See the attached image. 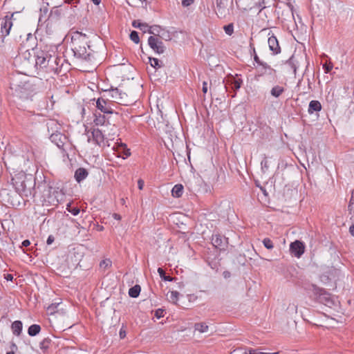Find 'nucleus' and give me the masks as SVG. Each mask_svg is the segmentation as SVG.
Listing matches in <instances>:
<instances>
[{"mask_svg": "<svg viewBox=\"0 0 354 354\" xmlns=\"http://www.w3.org/2000/svg\"><path fill=\"white\" fill-rule=\"evenodd\" d=\"M68 212H70L73 215L76 216L80 213V209L78 207H71V208H67Z\"/></svg>", "mask_w": 354, "mask_h": 354, "instance_id": "nucleus-36", "label": "nucleus"}, {"mask_svg": "<svg viewBox=\"0 0 354 354\" xmlns=\"http://www.w3.org/2000/svg\"><path fill=\"white\" fill-rule=\"evenodd\" d=\"M111 266V261L108 259L104 260L100 263V267L106 268Z\"/></svg>", "mask_w": 354, "mask_h": 354, "instance_id": "nucleus-38", "label": "nucleus"}, {"mask_svg": "<svg viewBox=\"0 0 354 354\" xmlns=\"http://www.w3.org/2000/svg\"><path fill=\"white\" fill-rule=\"evenodd\" d=\"M259 66H261L264 69H268L270 72V73H272V72H274V70L267 63L261 62L259 64Z\"/></svg>", "mask_w": 354, "mask_h": 354, "instance_id": "nucleus-34", "label": "nucleus"}, {"mask_svg": "<svg viewBox=\"0 0 354 354\" xmlns=\"http://www.w3.org/2000/svg\"><path fill=\"white\" fill-rule=\"evenodd\" d=\"M268 43L270 50L273 52V54L277 55L280 53L281 49L276 37L273 35L270 37L268 38Z\"/></svg>", "mask_w": 354, "mask_h": 354, "instance_id": "nucleus-12", "label": "nucleus"}, {"mask_svg": "<svg viewBox=\"0 0 354 354\" xmlns=\"http://www.w3.org/2000/svg\"><path fill=\"white\" fill-rule=\"evenodd\" d=\"M150 64L155 68H160L162 66V62L157 58H149Z\"/></svg>", "mask_w": 354, "mask_h": 354, "instance_id": "nucleus-26", "label": "nucleus"}, {"mask_svg": "<svg viewBox=\"0 0 354 354\" xmlns=\"http://www.w3.org/2000/svg\"><path fill=\"white\" fill-rule=\"evenodd\" d=\"M162 30V28L160 26L155 25L149 27L148 32L150 34L153 35V37L159 36L160 34V32Z\"/></svg>", "mask_w": 354, "mask_h": 354, "instance_id": "nucleus-24", "label": "nucleus"}, {"mask_svg": "<svg viewBox=\"0 0 354 354\" xmlns=\"http://www.w3.org/2000/svg\"><path fill=\"white\" fill-rule=\"evenodd\" d=\"M73 0H65V3H71Z\"/></svg>", "mask_w": 354, "mask_h": 354, "instance_id": "nucleus-54", "label": "nucleus"}, {"mask_svg": "<svg viewBox=\"0 0 354 354\" xmlns=\"http://www.w3.org/2000/svg\"><path fill=\"white\" fill-rule=\"evenodd\" d=\"M284 92V88L282 86H274L271 91H270V93L271 95L274 97H279Z\"/></svg>", "mask_w": 354, "mask_h": 354, "instance_id": "nucleus-20", "label": "nucleus"}, {"mask_svg": "<svg viewBox=\"0 0 354 354\" xmlns=\"http://www.w3.org/2000/svg\"><path fill=\"white\" fill-rule=\"evenodd\" d=\"M155 316L158 318V319H160L161 317H162L164 316V310L162 309H158L156 310L155 312Z\"/></svg>", "mask_w": 354, "mask_h": 354, "instance_id": "nucleus-37", "label": "nucleus"}, {"mask_svg": "<svg viewBox=\"0 0 354 354\" xmlns=\"http://www.w3.org/2000/svg\"><path fill=\"white\" fill-rule=\"evenodd\" d=\"M144 181L142 180V179H139L138 181V188L139 189H143V187H144Z\"/></svg>", "mask_w": 354, "mask_h": 354, "instance_id": "nucleus-44", "label": "nucleus"}, {"mask_svg": "<svg viewBox=\"0 0 354 354\" xmlns=\"http://www.w3.org/2000/svg\"><path fill=\"white\" fill-rule=\"evenodd\" d=\"M30 241H29V240H28V239L24 240V241L22 242V243H21V245H22V246H23V247H28V246H29V245H30Z\"/></svg>", "mask_w": 354, "mask_h": 354, "instance_id": "nucleus-46", "label": "nucleus"}, {"mask_svg": "<svg viewBox=\"0 0 354 354\" xmlns=\"http://www.w3.org/2000/svg\"><path fill=\"white\" fill-rule=\"evenodd\" d=\"M349 232L351 234L354 236V225H352L349 228Z\"/></svg>", "mask_w": 354, "mask_h": 354, "instance_id": "nucleus-49", "label": "nucleus"}, {"mask_svg": "<svg viewBox=\"0 0 354 354\" xmlns=\"http://www.w3.org/2000/svg\"><path fill=\"white\" fill-rule=\"evenodd\" d=\"M23 324L21 321H15L12 325L11 328L14 335L19 336L22 331Z\"/></svg>", "mask_w": 354, "mask_h": 354, "instance_id": "nucleus-16", "label": "nucleus"}, {"mask_svg": "<svg viewBox=\"0 0 354 354\" xmlns=\"http://www.w3.org/2000/svg\"><path fill=\"white\" fill-rule=\"evenodd\" d=\"M216 10V13L219 18L225 17L227 14V10L226 8V6L223 0H215Z\"/></svg>", "mask_w": 354, "mask_h": 354, "instance_id": "nucleus-11", "label": "nucleus"}, {"mask_svg": "<svg viewBox=\"0 0 354 354\" xmlns=\"http://www.w3.org/2000/svg\"><path fill=\"white\" fill-rule=\"evenodd\" d=\"M323 68L324 69V71L326 73H329L332 68H333V66L332 65H327V64H324L323 65Z\"/></svg>", "mask_w": 354, "mask_h": 354, "instance_id": "nucleus-41", "label": "nucleus"}, {"mask_svg": "<svg viewBox=\"0 0 354 354\" xmlns=\"http://www.w3.org/2000/svg\"><path fill=\"white\" fill-rule=\"evenodd\" d=\"M158 37L161 39H165V41H169L171 39L170 33L168 31H167L162 28L160 34Z\"/></svg>", "mask_w": 354, "mask_h": 354, "instance_id": "nucleus-28", "label": "nucleus"}, {"mask_svg": "<svg viewBox=\"0 0 354 354\" xmlns=\"http://www.w3.org/2000/svg\"><path fill=\"white\" fill-rule=\"evenodd\" d=\"M158 272L161 279L164 281H172L174 280V278L169 276H166L165 271L161 268H158Z\"/></svg>", "mask_w": 354, "mask_h": 354, "instance_id": "nucleus-27", "label": "nucleus"}, {"mask_svg": "<svg viewBox=\"0 0 354 354\" xmlns=\"http://www.w3.org/2000/svg\"><path fill=\"white\" fill-rule=\"evenodd\" d=\"M212 242L214 247L219 248L220 250H225L227 239L220 234H214L212 238Z\"/></svg>", "mask_w": 354, "mask_h": 354, "instance_id": "nucleus-9", "label": "nucleus"}, {"mask_svg": "<svg viewBox=\"0 0 354 354\" xmlns=\"http://www.w3.org/2000/svg\"><path fill=\"white\" fill-rule=\"evenodd\" d=\"M179 296V292L178 291H171L170 294L167 295L168 300L170 302H172L174 304H176L178 299Z\"/></svg>", "mask_w": 354, "mask_h": 354, "instance_id": "nucleus-25", "label": "nucleus"}, {"mask_svg": "<svg viewBox=\"0 0 354 354\" xmlns=\"http://www.w3.org/2000/svg\"><path fill=\"white\" fill-rule=\"evenodd\" d=\"M113 217L116 219V220H120L121 219V216L118 214H116V213H114L113 214Z\"/></svg>", "mask_w": 354, "mask_h": 354, "instance_id": "nucleus-48", "label": "nucleus"}, {"mask_svg": "<svg viewBox=\"0 0 354 354\" xmlns=\"http://www.w3.org/2000/svg\"><path fill=\"white\" fill-rule=\"evenodd\" d=\"M130 39L133 42H135L136 44H138L139 41H140L138 33L136 31H135V30H133V31L131 32V33H130Z\"/></svg>", "mask_w": 354, "mask_h": 354, "instance_id": "nucleus-31", "label": "nucleus"}, {"mask_svg": "<svg viewBox=\"0 0 354 354\" xmlns=\"http://www.w3.org/2000/svg\"><path fill=\"white\" fill-rule=\"evenodd\" d=\"M91 1H93V3L95 5H97V6H98L101 2V0H91Z\"/></svg>", "mask_w": 354, "mask_h": 354, "instance_id": "nucleus-52", "label": "nucleus"}, {"mask_svg": "<svg viewBox=\"0 0 354 354\" xmlns=\"http://www.w3.org/2000/svg\"><path fill=\"white\" fill-rule=\"evenodd\" d=\"M228 274H229V273H227H227L224 272V276H225V277H227V276Z\"/></svg>", "mask_w": 354, "mask_h": 354, "instance_id": "nucleus-56", "label": "nucleus"}, {"mask_svg": "<svg viewBox=\"0 0 354 354\" xmlns=\"http://www.w3.org/2000/svg\"><path fill=\"white\" fill-rule=\"evenodd\" d=\"M6 354H15L13 352H8Z\"/></svg>", "mask_w": 354, "mask_h": 354, "instance_id": "nucleus-57", "label": "nucleus"}, {"mask_svg": "<svg viewBox=\"0 0 354 354\" xmlns=\"http://www.w3.org/2000/svg\"><path fill=\"white\" fill-rule=\"evenodd\" d=\"M250 48L252 49V51L254 53V59L255 62L257 63L258 64H259L261 62V61L259 59V57L256 54L255 48L252 44H250Z\"/></svg>", "mask_w": 354, "mask_h": 354, "instance_id": "nucleus-33", "label": "nucleus"}, {"mask_svg": "<svg viewBox=\"0 0 354 354\" xmlns=\"http://www.w3.org/2000/svg\"><path fill=\"white\" fill-rule=\"evenodd\" d=\"M140 290V286L139 285H136L129 289V295L131 297L136 298L138 297Z\"/></svg>", "mask_w": 354, "mask_h": 354, "instance_id": "nucleus-22", "label": "nucleus"}, {"mask_svg": "<svg viewBox=\"0 0 354 354\" xmlns=\"http://www.w3.org/2000/svg\"><path fill=\"white\" fill-rule=\"evenodd\" d=\"M202 91L204 94L207 93V83L206 82H203V83Z\"/></svg>", "mask_w": 354, "mask_h": 354, "instance_id": "nucleus-45", "label": "nucleus"}, {"mask_svg": "<svg viewBox=\"0 0 354 354\" xmlns=\"http://www.w3.org/2000/svg\"><path fill=\"white\" fill-rule=\"evenodd\" d=\"M41 330V327L38 324H32L28 329V333L30 336H35Z\"/></svg>", "mask_w": 354, "mask_h": 354, "instance_id": "nucleus-19", "label": "nucleus"}, {"mask_svg": "<svg viewBox=\"0 0 354 354\" xmlns=\"http://www.w3.org/2000/svg\"><path fill=\"white\" fill-rule=\"evenodd\" d=\"M126 336V333L124 330H120V337L121 339H123Z\"/></svg>", "mask_w": 354, "mask_h": 354, "instance_id": "nucleus-47", "label": "nucleus"}, {"mask_svg": "<svg viewBox=\"0 0 354 354\" xmlns=\"http://www.w3.org/2000/svg\"><path fill=\"white\" fill-rule=\"evenodd\" d=\"M208 326L205 322L196 323L194 324L195 330H198L200 333H205L208 330Z\"/></svg>", "mask_w": 354, "mask_h": 354, "instance_id": "nucleus-23", "label": "nucleus"}, {"mask_svg": "<svg viewBox=\"0 0 354 354\" xmlns=\"http://www.w3.org/2000/svg\"><path fill=\"white\" fill-rule=\"evenodd\" d=\"M348 211L351 214L354 216V190L351 193V198L348 204Z\"/></svg>", "mask_w": 354, "mask_h": 354, "instance_id": "nucleus-29", "label": "nucleus"}, {"mask_svg": "<svg viewBox=\"0 0 354 354\" xmlns=\"http://www.w3.org/2000/svg\"><path fill=\"white\" fill-rule=\"evenodd\" d=\"M6 279L7 280H10V281H12V279H13V277H12V274H7V276L6 277Z\"/></svg>", "mask_w": 354, "mask_h": 354, "instance_id": "nucleus-51", "label": "nucleus"}, {"mask_svg": "<svg viewBox=\"0 0 354 354\" xmlns=\"http://www.w3.org/2000/svg\"><path fill=\"white\" fill-rule=\"evenodd\" d=\"M93 140L99 146L104 144V138L102 132L98 129H94L92 132Z\"/></svg>", "mask_w": 354, "mask_h": 354, "instance_id": "nucleus-13", "label": "nucleus"}, {"mask_svg": "<svg viewBox=\"0 0 354 354\" xmlns=\"http://www.w3.org/2000/svg\"><path fill=\"white\" fill-rule=\"evenodd\" d=\"M88 175V171L83 167L78 168L75 172V179L77 183L84 180Z\"/></svg>", "mask_w": 354, "mask_h": 354, "instance_id": "nucleus-14", "label": "nucleus"}, {"mask_svg": "<svg viewBox=\"0 0 354 354\" xmlns=\"http://www.w3.org/2000/svg\"><path fill=\"white\" fill-rule=\"evenodd\" d=\"M248 351H249L248 354H268L267 353L260 352L257 349H253V348L249 349Z\"/></svg>", "mask_w": 354, "mask_h": 354, "instance_id": "nucleus-40", "label": "nucleus"}, {"mask_svg": "<svg viewBox=\"0 0 354 354\" xmlns=\"http://www.w3.org/2000/svg\"><path fill=\"white\" fill-rule=\"evenodd\" d=\"M309 290L312 291L317 299L322 303H324L326 306H330L333 304V301L330 298V295L327 293L324 289L317 287L315 285H310Z\"/></svg>", "mask_w": 354, "mask_h": 354, "instance_id": "nucleus-3", "label": "nucleus"}, {"mask_svg": "<svg viewBox=\"0 0 354 354\" xmlns=\"http://www.w3.org/2000/svg\"><path fill=\"white\" fill-rule=\"evenodd\" d=\"M243 354H248L246 352H245Z\"/></svg>", "mask_w": 354, "mask_h": 354, "instance_id": "nucleus-58", "label": "nucleus"}, {"mask_svg": "<svg viewBox=\"0 0 354 354\" xmlns=\"http://www.w3.org/2000/svg\"><path fill=\"white\" fill-rule=\"evenodd\" d=\"M119 147L122 148L123 149V152H124V154L128 157L130 156L131 153L129 152V150L128 149L126 148V145L125 144H123V143H121L120 145H119Z\"/></svg>", "mask_w": 354, "mask_h": 354, "instance_id": "nucleus-35", "label": "nucleus"}, {"mask_svg": "<svg viewBox=\"0 0 354 354\" xmlns=\"http://www.w3.org/2000/svg\"><path fill=\"white\" fill-rule=\"evenodd\" d=\"M224 30L228 35H232L234 32V26L232 24H230L224 26Z\"/></svg>", "mask_w": 354, "mask_h": 354, "instance_id": "nucleus-32", "label": "nucleus"}, {"mask_svg": "<svg viewBox=\"0 0 354 354\" xmlns=\"http://www.w3.org/2000/svg\"><path fill=\"white\" fill-rule=\"evenodd\" d=\"M292 68H293L294 72L295 73L296 70H297V68H296V66L294 64H292Z\"/></svg>", "mask_w": 354, "mask_h": 354, "instance_id": "nucleus-55", "label": "nucleus"}, {"mask_svg": "<svg viewBox=\"0 0 354 354\" xmlns=\"http://www.w3.org/2000/svg\"><path fill=\"white\" fill-rule=\"evenodd\" d=\"M16 92L20 98L24 100H32L37 93L35 86L30 82H24L22 85H17Z\"/></svg>", "mask_w": 354, "mask_h": 354, "instance_id": "nucleus-2", "label": "nucleus"}, {"mask_svg": "<svg viewBox=\"0 0 354 354\" xmlns=\"http://www.w3.org/2000/svg\"><path fill=\"white\" fill-rule=\"evenodd\" d=\"M97 108L104 113H112L113 109L110 104L104 99L99 98L96 102Z\"/></svg>", "mask_w": 354, "mask_h": 354, "instance_id": "nucleus-10", "label": "nucleus"}, {"mask_svg": "<svg viewBox=\"0 0 354 354\" xmlns=\"http://www.w3.org/2000/svg\"><path fill=\"white\" fill-rule=\"evenodd\" d=\"M263 244L268 250H272L274 248L272 241L269 238H265L263 240Z\"/></svg>", "mask_w": 354, "mask_h": 354, "instance_id": "nucleus-30", "label": "nucleus"}, {"mask_svg": "<svg viewBox=\"0 0 354 354\" xmlns=\"http://www.w3.org/2000/svg\"><path fill=\"white\" fill-rule=\"evenodd\" d=\"M132 26L136 28H139L140 30L143 31V32H148L149 25L146 23H142L140 20H134L132 22Z\"/></svg>", "mask_w": 354, "mask_h": 354, "instance_id": "nucleus-17", "label": "nucleus"}, {"mask_svg": "<svg viewBox=\"0 0 354 354\" xmlns=\"http://www.w3.org/2000/svg\"><path fill=\"white\" fill-rule=\"evenodd\" d=\"M57 308V305L55 304H51L50 305L47 310L49 312V313L50 314H53L55 311V309Z\"/></svg>", "mask_w": 354, "mask_h": 354, "instance_id": "nucleus-39", "label": "nucleus"}, {"mask_svg": "<svg viewBox=\"0 0 354 354\" xmlns=\"http://www.w3.org/2000/svg\"><path fill=\"white\" fill-rule=\"evenodd\" d=\"M227 82L230 83L232 88L234 90H238L242 84V80L241 79H235L234 77L230 78Z\"/></svg>", "mask_w": 354, "mask_h": 354, "instance_id": "nucleus-21", "label": "nucleus"}, {"mask_svg": "<svg viewBox=\"0 0 354 354\" xmlns=\"http://www.w3.org/2000/svg\"><path fill=\"white\" fill-rule=\"evenodd\" d=\"M72 50L74 55L87 62H92L95 59L94 52L88 45L87 36L78 31L73 33L71 37Z\"/></svg>", "mask_w": 354, "mask_h": 354, "instance_id": "nucleus-1", "label": "nucleus"}, {"mask_svg": "<svg viewBox=\"0 0 354 354\" xmlns=\"http://www.w3.org/2000/svg\"><path fill=\"white\" fill-rule=\"evenodd\" d=\"M267 162L268 161L266 158H264V160L261 161V165H264V167H268Z\"/></svg>", "mask_w": 354, "mask_h": 354, "instance_id": "nucleus-50", "label": "nucleus"}, {"mask_svg": "<svg viewBox=\"0 0 354 354\" xmlns=\"http://www.w3.org/2000/svg\"><path fill=\"white\" fill-rule=\"evenodd\" d=\"M148 44L158 54H162L165 52L166 47L157 37L150 36L148 39Z\"/></svg>", "mask_w": 354, "mask_h": 354, "instance_id": "nucleus-6", "label": "nucleus"}, {"mask_svg": "<svg viewBox=\"0 0 354 354\" xmlns=\"http://www.w3.org/2000/svg\"><path fill=\"white\" fill-rule=\"evenodd\" d=\"M15 12H13L10 16L6 15L2 19L1 23V31L4 36L10 34V29L12 26V18Z\"/></svg>", "mask_w": 354, "mask_h": 354, "instance_id": "nucleus-7", "label": "nucleus"}, {"mask_svg": "<svg viewBox=\"0 0 354 354\" xmlns=\"http://www.w3.org/2000/svg\"><path fill=\"white\" fill-rule=\"evenodd\" d=\"M322 109V104L317 100H312L309 103L308 112L310 114L313 113L315 111H319Z\"/></svg>", "mask_w": 354, "mask_h": 354, "instance_id": "nucleus-15", "label": "nucleus"}, {"mask_svg": "<svg viewBox=\"0 0 354 354\" xmlns=\"http://www.w3.org/2000/svg\"><path fill=\"white\" fill-rule=\"evenodd\" d=\"M183 186L181 184H177L173 187L171 194L174 197L179 198L183 195Z\"/></svg>", "mask_w": 354, "mask_h": 354, "instance_id": "nucleus-18", "label": "nucleus"}, {"mask_svg": "<svg viewBox=\"0 0 354 354\" xmlns=\"http://www.w3.org/2000/svg\"><path fill=\"white\" fill-rule=\"evenodd\" d=\"M111 97L120 104L128 105L130 102L126 93H122L119 88H113L109 92Z\"/></svg>", "mask_w": 354, "mask_h": 354, "instance_id": "nucleus-4", "label": "nucleus"}, {"mask_svg": "<svg viewBox=\"0 0 354 354\" xmlns=\"http://www.w3.org/2000/svg\"><path fill=\"white\" fill-rule=\"evenodd\" d=\"M304 245L300 241H295L290 243V250L295 257H300L304 253Z\"/></svg>", "mask_w": 354, "mask_h": 354, "instance_id": "nucleus-8", "label": "nucleus"}, {"mask_svg": "<svg viewBox=\"0 0 354 354\" xmlns=\"http://www.w3.org/2000/svg\"><path fill=\"white\" fill-rule=\"evenodd\" d=\"M292 61H293V57H291L289 60H288V63L289 64H292Z\"/></svg>", "mask_w": 354, "mask_h": 354, "instance_id": "nucleus-53", "label": "nucleus"}, {"mask_svg": "<svg viewBox=\"0 0 354 354\" xmlns=\"http://www.w3.org/2000/svg\"><path fill=\"white\" fill-rule=\"evenodd\" d=\"M194 2V0H182V4L184 6H189Z\"/></svg>", "mask_w": 354, "mask_h": 354, "instance_id": "nucleus-42", "label": "nucleus"}, {"mask_svg": "<svg viewBox=\"0 0 354 354\" xmlns=\"http://www.w3.org/2000/svg\"><path fill=\"white\" fill-rule=\"evenodd\" d=\"M53 63L57 64V57H52L44 52H41L36 59V64L39 65L41 67H46Z\"/></svg>", "mask_w": 354, "mask_h": 354, "instance_id": "nucleus-5", "label": "nucleus"}, {"mask_svg": "<svg viewBox=\"0 0 354 354\" xmlns=\"http://www.w3.org/2000/svg\"><path fill=\"white\" fill-rule=\"evenodd\" d=\"M54 240H55L54 236H53V235H50V236L48 237V239H47L46 243H47L48 245H50L51 243H53Z\"/></svg>", "mask_w": 354, "mask_h": 354, "instance_id": "nucleus-43", "label": "nucleus"}]
</instances>
